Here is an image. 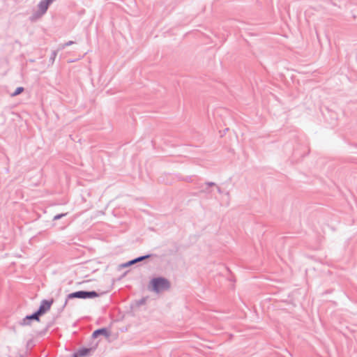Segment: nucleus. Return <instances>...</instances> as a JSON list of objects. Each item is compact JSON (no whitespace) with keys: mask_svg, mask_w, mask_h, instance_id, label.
<instances>
[{"mask_svg":"<svg viewBox=\"0 0 357 357\" xmlns=\"http://www.w3.org/2000/svg\"><path fill=\"white\" fill-rule=\"evenodd\" d=\"M56 55H57V51L54 50L52 52L50 57V61L52 63H53L54 62Z\"/></svg>","mask_w":357,"mask_h":357,"instance_id":"9d476101","label":"nucleus"},{"mask_svg":"<svg viewBox=\"0 0 357 357\" xmlns=\"http://www.w3.org/2000/svg\"><path fill=\"white\" fill-rule=\"evenodd\" d=\"M217 187V191L219 194H222V191L221 190V188L218 186H216Z\"/></svg>","mask_w":357,"mask_h":357,"instance_id":"dca6fc26","label":"nucleus"},{"mask_svg":"<svg viewBox=\"0 0 357 357\" xmlns=\"http://www.w3.org/2000/svg\"><path fill=\"white\" fill-rule=\"evenodd\" d=\"M144 303V299L140 300V301H139V303H140V304H142V303Z\"/></svg>","mask_w":357,"mask_h":357,"instance_id":"f3484780","label":"nucleus"},{"mask_svg":"<svg viewBox=\"0 0 357 357\" xmlns=\"http://www.w3.org/2000/svg\"><path fill=\"white\" fill-rule=\"evenodd\" d=\"M209 187L206 186V188H204L203 187V185H199L197 186V188H200V192H210L211 191L209 190L208 189Z\"/></svg>","mask_w":357,"mask_h":357,"instance_id":"9b49d317","label":"nucleus"},{"mask_svg":"<svg viewBox=\"0 0 357 357\" xmlns=\"http://www.w3.org/2000/svg\"><path fill=\"white\" fill-rule=\"evenodd\" d=\"M150 284L151 285V290L155 293L167 291L171 287L170 282L167 278L162 277L153 278Z\"/></svg>","mask_w":357,"mask_h":357,"instance_id":"f257e3e1","label":"nucleus"},{"mask_svg":"<svg viewBox=\"0 0 357 357\" xmlns=\"http://www.w3.org/2000/svg\"><path fill=\"white\" fill-rule=\"evenodd\" d=\"M66 215H67V213L57 214V215H56L55 216H54V218H53V220H59V219H61V218L65 217V216H66Z\"/></svg>","mask_w":357,"mask_h":357,"instance_id":"f8f14e48","label":"nucleus"},{"mask_svg":"<svg viewBox=\"0 0 357 357\" xmlns=\"http://www.w3.org/2000/svg\"><path fill=\"white\" fill-rule=\"evenodd\" d=\"M151 255H143V256H140V257H138L134 259H132L128 262H126V264H124L123 266L124 267H127V266H131V265H133L137 262H139V261H142L146 259H148L149 257H151Z\"/></svg>","mask_w":357,"mask_h":357,"instance_id":"6e6552de","label":"nucleus"},{"mask_svg":"<svg viewBox=\"0 0 357 357\" xmlns=\"http://www.w3.org/2000/svg\"><path fill=\"white\" fill-rule=\"evenodd\" d=\"M73 43H74V42H73V41L70 40V41H68V42L66 43L65 44H63V45H62V48L63 49V48H65V47H68V46H69V45H72V44H73Z\"/></svg>","mask_w":357,"mask_h":357,"instance_id":"4468645a","label":"nucleus"},{"mask_svg":"<svg viewBox=\"0 0 357 357\" xmlns=\"http://www.w3.org/2000/svg\"><path fill=\"white\" fill-rule=\"evenodd\" d=\"M183 180L187 182H192V176H187Z\"/></svg>","mask_w":357,"mask_h":357,"instance_id":"2eb2a0df","label":"nucleus"},{"mask_svg":"<svg viewBox=\"0 0 357 357\" xmlns=\"http://www.w3.org/2000/svg\"><path fill=\"white\" fill-rule=\"evenodd\" d=\"M99 294L96 291H77L73 293L69 294L67 296V299L65 301V305L67 303L68 299L72 298H81V299H87V298H93L98 297Z\"/></svg>","mask_w":357,"mask_h":357,"instance_id":"f03ea898","label":"nucleus"},{"mask_svg":"<svg viewBox=\"0 0 357 357\" xmlns=\"http://www.w3.org/2000/svg\"><path fill=\"white\" fill-rule=\"evenodd\" d=\"M53 1L54 0H41L39 2L38 7L41 15H43L47 12L49 5L51 4Z\"/></svg>","mask_w":357,"mask_h":357,"instance_id":"39448f33","label":"nucleus"},{"mask_svg":"<svg viewBox=\"0 0 357 357\" xmlns=\"http://www.w3.org/2000/svg\"><path fill=\"white\" fill-rule=\"evenodd\" d=\"M205 185L208 187L217 186L215 183L212 181L206 182Z\"/></svg>","mask_w":357,"mask_h":357,"instance_id":"ddd939ff","label":"nucleus"},{"mask_svg":"<svg viewBox=\"0 0 357 357\" xmlns=\"http://www.w3.org/2000/svg\"><path fill=\"white\" fill-rule=\"evenodd\" d=\"M52 303H53V299H51V300L44 299L41 301L38 309L36 312L40 317L41 315H43L45 312H47L50 309Z\"/></svg>","mask_w":357,"mask_h":357,"instance_id":"7ed1b4c3","label":"nucleus"},{"mask_svg":"<svg viewBox=\"0 0 357 357\" xmlns=\"http://www.w3.org/2000/svg\"><path fill=\"white\" fill-rule=\"evenodd\" d=\"M99 335H104L105 337H107L110 335L109 331L106 328H98L96 331H94L92 333V337L96 338Z\"/></svg>","mask_w":357,"mask_h":357,"instance_id":"0eeeda50","label":"nucleus"},{"mask_svg":"<svg viewBox=\"0 0 357 357\" xmlns=\"http://www.w3.org/2000/svg\"><path fill=\"white\" fill-rule=\"evenodd\" d=\"M24 90V87L19 86L17 87L15 91L11 94L12 96H16L19 94H20L22 92H23Z\"/></svg>","mask_w":357,"mask_h":357,"instance_id":"1a4fd4ad","label":"nucleus"},{"mask_svg":"<svg viewBox=\"0 0 357 357\" xmlns=\"http://www.w3.org/2000/svg\"><path fill=\"white\" fill-rule=\"evenodd\" d=\"M32 320H35L37 321H40V316L37 314L36 312H33L31 314L26 315L20 321V325L29 326Z\"/></svg>","mask_w":357,"mask_h":357,"instance_id":"20e7f679","label":"nucleus"},{"mask_svg":"<svg viewBox=\"0 0 357 357\" xmlns=\"http://www.w3.org/2000/svg\"><path fill=\"white\" fill-rule=\"evenodd\" d=\"M93 348L82 347L79 349L75 353L73 354V356L75 357H86L90 354V352L93 350Z\"/></svg>","mask_w":357,"mask_h":357,"instance_id":"423d86ee","label":"nucleus"}]
</instances>
